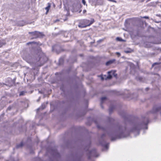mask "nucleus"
I'll return each instance as SVG.
<instances>
[{
  "instance_id": "f257e3e1",
  "label": "nucleus",
  "mask_w": 161,
  "mask_h": 161,
  "mask_svg": "<svg viewBox=\"0 0 161 161\" xmlns=\"http://www.w3.org/2000/svg\"><path fill=\"white\" fill-rule=\"evenodd\" d=\"M98 129H101L107 133L111 137V141H114L117 139L125 137L129 135V131L126 128L125 124L122 125L119 124H115L114 119L112 118L108 117V122L111 125H114L115 129L114 131H108L106 127H103L98 124L97 119H93Z\"/></svg>"
},
{
  "instance_id": "f03ea898",
  "label": "nucleus",
  "mask_w": 161,
  "mask_h": 161,
  "mask_svg": "<svg viewBox=\"0 0 161 161\" xmlns=\"http://www.w3.org/2000/svg\"><path fill=\"white\" fill-rule=\"evenodd\" d=\"M34 50V52L32 51L26 57V60L28 62L35 63L37 66H41L47 61V58L42 54L40 47L35 48Z\"/></svg>"
},
{
  "instance_id": "7ed1b4c3",
  "label": "nucleus",
  "mask_w": 161,
  "mask_h": 161,
  "mask_svg": "<svg viewBox=\"0 0 161 161\" xmlns=\"http://www.w3.org/2000/svg\"><path fill=\"white\" fill-rule=\"evenodd\" d=\"M149 123V119L148 117H145L142 118L141 122H136L134 125L133 128L131 129L130 131L137 132L138 135L140 134V130L142 129L148 128L147 125Z\"/></svg>"
},
{
  "instance_id": "20e7f679",
  "label": "nucleus",
  "mask_w": 161,
  "mask_h": 161,
  "mask_svg": "<svg viewBox=\"0 0 161 161\" xmlns=\"http://www.w3.org/2000/svg\"><path fill=\"white\" fill-rule=\"evenodd\" d=\"M29 34L31 35V40L36 39L38 38L43 37L44 36L42 33L37 31H35L33 32H29Z\"/></svg>"
},
{
  "instance_id": "39448f33",
  "label": "nucleus",
  "mask_w": 161,
  "mask_h": 161,
  "mask_svg": "<svg viewBox=\"0 0 161 161\" xmlns=\"http://www.w3.org/2000/svg\"><path fill=\"white\" fill-rule=\"evenodd\" d=\"M94 22V19H92L91 21L87 19H84L81 21L80 24L78 25L79 27L82 28L90 26Z\"/></svg>"
},
{
  "instance_id": "423d86ee",
  "label": "nucleus",
  "mask_w": 161,
  "mask_h": 161,
  "mask_svg": "<svg viewBox=\"0 0 161 161\" xmlns=\"http://www.w3.org/2000/svg\"><path fill=\"white\" fill-rule=\"evenodd\" d=\"M106 136V133H104L103 134L101 137L100 139L99 140V142L106 149H108V146L109 143H105V141L104 140V138Z\"/></svg>"
},
{
  "instance_id": "0eeeda50",
  "label": "nucleus",
  "mask_w": 161,
  "mask_h": 161,
  "mask_svg": "<svg viewBox=\"0 0 161 161\" xmlns=\"http://www.w3.org/2000/svg\"><path fill=\"white\" fill-rule=\"evenodd\" d=\"M47 153H50L51 155L54 157L58 158L60 157V154L58 153L57 150L55 148H52L50 149H47Z\"/></svg>"
},
{
  "instance_id": "6e6552de",
  "label": "nucleus",
  "mask_w": 161,
  "mask_h": 161,
  "mask_svg": "<svg viewBox=\"0 0 161 161\" xmlns=\"http://www.w3.org/2000/svg\"><path fill=\"white\" fill-rule=\"evenodd\" d=\"M87 155L88 159H90L92 157H97L98 156L95 149H93L91 151H89L87 153Z\"/></svg>"
},
{
  "instance_id": "1a4fd4ad",
  "label": "nucleus",
  "mask_w": 161,
  "mask_h": 161,
  "mask_svg": "<svg viewBox=\"0 0 161 161\" xmlns=\"http://www.w3.org/2000/svg\"><path fill=\"white\" fill-rule=\"evenodd\" d=\"M115 60H116L115 59H112L111 60H110L107 61L106 63V65L107 66H108L110 64L113 63L115 61Z\"/></svg>"
},
{
  "instance_id": "9d476101",
  "label": "nucleus",
  "mask_w": 161,
  "mask_h": 161,
  "mask_svg": "<svg viewBox=\"0 0 161 161\" xmlns=\"http://www.w3.org/2000/svg\"><path fill=\"white\" fill-rule=\"evenodd\" d=\"M107 99V97H103L101 98V102L100 103V106L101 108L103 109V106L102 105L103 103V102L104 101L106 100Z\"/></svg>"
},
{
  "instance_id": "9b49d317",
  "label": "nucleus",
  "mask_w": 161,
  "mask_h": 161,
  "mask_svg": "<svg viewBox=\"0 0 161 161\" xmlns=\"http://www.w3.org/2000/svg\"><path fill=\"white\" fill-rule=\"evenodd\" d=\"M135 79L136 80L139 81L140 82H142L143 80V78L142 77L139 76H136Z\"/></svg>"
},
{
  "instance_id": "f8f14e48",
  "label": "nucleus",
  "mask_w": 161,
  "mask_h": 161,
  "mask_svg": "<svg viewBox=\"0 0 161 161\" xmlns=\"http://www.w3.org/2000/svg\"><path fill=\"white\" fill-rule=\"evenodd\" d=\"M11 83H10L9 84H6L5 83H0V86H3V85H5L6 86H11L13 85V81L11 80Z\"/></svg>"
},
{
  "instance_id": "ddd939ff",
  "label": "nucleus",
  "mask_w": 161,
  "mask_h": 161,
  "mask_svg": "<svg viewBox=\"0 0 161 161\" xmlns=\"http://www.w3.org/2000/svg\"><path fill=\"white\" fill-rule=\"evenodd\" d=\"M112 73V71H109L108 72V75L107 77V79H111L112 77V75L111 74Z\"/></svg>"
},
{
  "instance_id": "4468645a",
  "label": "nucleus",
  "mask_w": 161,
  "mask_h": 161,
  "mask_svg": "<svg viewBox=\"0 0 161 161\" xmlns=\"http://www.w3.org/2000/svg\"><path fill=\"white\" fill-rule=\"evenodd\" d=\"M114 109V107L113 106H111L110 107L109 109V114H111Z\"/></svg>"
},
{
  "instance_id": "2eb2a0df",
  "label": "nucleus",
  "mask_w": 161,
  "mask_h": 161,
  "mask_svg": "<svg viewBox=\"0 0 161 161\" xmlns=\"http://www.w3.org/2000/svg\"><path fill=\"white\" fill-rule=\"evenodd\" d=\"M46 104L44 103H43L42 105L40 108H38L37 109V110L38 111H39L40 109L43 110V109H44L46 108Z\"/></svg>"
},
{
  "instance_id": "dca6fc26",
  "label": "nucleus",
  "mask_w": 161,
  "mask_h": 161,
  "mask_svg": "<svg viewBox=\"0 0 161 161\" xmlns=\"http://www.w3.org/2000/svg\"><path fill=\"white\" fill-rule=\"evenodd\" d=\"M23 146V142H21L20 144H17L16 146V148H19L22 147Z\"/></svg>"
},
{
  "instance_id": "f3484780",
  "label": "nucleus",
  "mask_w": 161,
  "mask_h": 161,
  "mask_svg": "<svg viewBox=\"0 0 161 161\" xmlns=\"http://www.w3.org/2000/svg\"><path fill=\"white\" fill-rule=\"evenodd\" d=\"M50 7H51V4L50 3H48L47 4V6L45 8V9H46L47 10V12H46V14H47V12H48L49 9H50Z\"/></svg>"
},
{
  "instance_id": "a211bd4d",
  "label": "nucleus",
  "mask_w": 161,
  "mask_h": 161,
  "mask_svg": "<svg viewBox=\"0 0 161 161\" xmlns=\"http://www.w3.org/2000/svg\"><path fill=\"white\" fill-rule=\"evenodd\" d=\"M26 92L24 91H21L20 92L19 94V96H23L25 95V93Z\"/></svg>"
},
{
  "instance_id": "6ab92c4d",
  "label": "nucleus",
  "mask_w": 161,
  "mask_h": 161,
  "mask_svg": "<svg viewBox=\"0 0 161 161\" xmlns=\"http://www.w3.org/2000/svg\"><path fill=\"white\" fill-rule=\"evenodd\" d=\"M5 43H4L2 41H0V47H1L3 45L5 44Z\"/></svg>"
},
{
  "instance_id": "aec40b11",
  "label": "nucleus",
  "mask_w": 161,
  "mask_h": 161,
  "mask_svg": "<svg viewBox=\"0 0 161 161\" xmlns=\"http://www.w3.org/2000/svg\"><path fill=\"white\" fill-rule=\"evenodd\" d=\"M59 64H61L63 61V58H60L59 59Z\"/></svg>"
},
{
  "instance_id": "412c9836",
  "label": "nucleus",
  "mask_w": 161,
  "mask_h": 161,
  "mask_svg": "<svg viewBox=\"0 0 161 161\" xmlns=\"http://www.w3.org/2000/svg\"><path fill=\"white\" fill-rule=\"evenodd\" d=\"M12 106H9L7 108V111H10L12 108Z\"/></svg>"
},
{
  "instance_id": "4be33fe9",
  "label": "nucleus",
  "mask_w": 161,
  "mask_h": 161,
  "mask_svg": "<svg viewBox=\"0 0 161 161\" xmlns=\"http://www.w3.org/2000/svg\"><path fill=\"white\" fill-rule=\"evenodd\" d=\"M33 43L36 44V42H28L27 43V44L28 45H29L30 44H33Z\"/></svg>"
},
{
  "instance_id": "5701e85b",
  "label": "nucleus",
  "mask_w": 161,
  "mask_h": 161,
  "mask_svg": "<svg viewBox=\"0 0 161 161\" xmlns=\"http://www.w3.org/2000/svg\"><path fill=\"white\" fill-rule=\"evenodd\" d=\"M116 39L117 41H122V39L121 38L119 37H117L116 38Z\"/></svg>"
},
{
  "instance_id": "b1692460",
  "label": "nucleus",
  "mask_w": 161,
  "mask_h": 161,
  "mask_svg": "<svg viewBox=\"0 0 161 161\" xmlns=\"http://www.w3.org/2000/svg\"><path fill=\"white\" fill-rule=\"evenodd\" d=\"M23 22H22V23H20L18 24V25L20 26H22L25 25V24H23Z\"/></svg>"
},
{
  "instance_id": "393cba45",
  "label": "nucleus",
  "mask_w": 161,
  "mask_h": 161,
  "mask_svg": "<svg viewBox=\"0 0 161 161\" xmlns=\"http://www.w3.org/2000/svg\"><path fill=\"white\" fill-rule=\"evenodd\" d=\"M116 54L118 56V57H119L121 56L120 53L119 52H116Z\"/></svg>"
},
{
  "instance_id": "a878e982",
  "label": "nucleus",
  "mask_w": 161,
  "mask_h": 161,
  "mask_svg": "<svg viewBox=\"0 0 161 161\" xmlns=\"http://www.w3.org/2000/svg\"><path fill=\"white\" fill-rule=\"evenodd\" d=\"M159 64V63H153V65H152V66H154L155 65H158V64Z\"/></svg>"
},
{
  "instance_id": "bb28decb",
  "label": "nucleus",
  "mask_w": 161,
  "mask_h": 161,
  "mask_svg": "<svg viewBox=\"0 0 161 161\" xmlns=\"http://www.w3.org/2000/svg\"><path fill=\"white\" fill-rule=\"evenodd\" d=\"M76 161H81V158L80 157L76 159Z\"/></svg>"
},
{
  "instance_id": "cd10ccee",
  "label": "nucleus",
  "mask_w": 161,
  "mask_h": 161,
  "mask_svg": "<svg viewBox=\"0 0 161 161\" xmlns=\"http://www.w3.org/2000/svg\"><path fill=\"white\" fill-rule=\"evenodd\" d=\"M125 52L126 53H129L131 52L130 51H125Z\"/></svg>"
},
{
  "instance_id": "c85d7f7f",
  "label": "nucleus",
  "mask_w": 161,
  "mask_h": 161,
  "mask_svg": "<svg viewBox=\"0 0 161 161\" xmlns=\"http://www.w3.org/2000/svg\"><path fill=\"white\" fill-rule=\"evenodd\" d=\"M115 72H112V74L113 75H114V76H116L117 75V74H115Z\"/></svg>"
},
{
  "instance_id": "c756f323",
  "label": "nucleus",
  "mask_w": 161,
  "mask_h": 161,
  "mask_svg": "<svg viewBox=\"0 0 161 161\" xmlns=\"http://www.w3.org/2000/svg\"><path fill=\"white\" fill-rule=\"evenodd\" d=\"M82 3L84 5H85L86 3L85 0H82Z\"/></svg>"
},
{
  "instance_id": "7c9ffc66",
  "label": "nucleus",
  "mask_w": 161,
  "mask_h": 161,
  "mask_svg": "<svg viewBox=\"0 0 161 161\" xmlns=\"http://www.w3.org/2000/svg\"><path fill=\"white\" fill-rule=\"evenodd\" d=\"M143 18L146 19H149V17L148 16H145L143 17Z\"/></svg>"
},
{
  "instance_id": "2f4dec72",
  "label": "nucleus",
  "mask_w": 161,
  "mask_h": 161,
  "mask_svg": "<svg viewBox=\"0 0 161 161\" xmlns=\"http://www.w3.org/2000/svg\"><path fill=\"white\" fill-rule=\"evenodd\" d=\"M55 47H56L55 46H53V47H52V51H54V48H55Z\"/></svg>"
},
{
  "instance_id": "473e14b6",
  "label": "nucleus",
  "mask_w": 161,
  "mask_h": 161,
  "mask_svg": "<svg viewBox=\"0 0 161 161\" xmlns=\"http://www.w3.org/2000/svg\"><path fill=\"white\" fill-rule=\"evenodd\" d=\"M128 97H132L131 95H130V94H129V95L128 96H127Z\"/></svg>"
},
{
  "instance_id": "72a5a7b5",
  "label": "nucleus",
  "mask_w": 161,
  "mask_h": 161,
  "mask_svg": "<svg viewBox=\"0 0 161 161\" xmlns=\"http://www.w3.org/2000/svg\"><path fill=\"white\" fill-rule=\"evenodd\" d=\"M149 89V88H148L147 87L145 89V90H146V91H147Z\"/></svg>"
},
{
  "instance_id": "f704fd0d",
  "label": "nucleus",
  "mask_w": 161,
  "mask_h": 161,
  "mask_svg": "<svg viewBox=\"0 0 161 161\" xmlns=\"http://www.w3.org/2000/svg\"><path fill=\"white\" fill-rule=\"evenodd\" d=\"M86 12V10H83V12L84 13H85V12Z\"/></svg>"
},
{
  "instance_id": "c9c22d12",
  "label": "nucleus",
  "mask_w": 161,
  "mask_h": 161,
  "mask_svg": "<svg viewBox=\"0 0 161 161\" xmlns=\"http://www.w3.org/2000/svg\"><path fill=\"white\" fill-rule=\"evenodd\" d=\"M12 102L11 101H9L8 102V103H11Z\"/></svg>"
},
{
  "instance_id": "e433bc0d",
  "label": "nucleus",
  "mask_w": 161,
  "mask_h": 161,
  "mask_svg": "<svg viewBox=\"0 0 161 161\" xmlns=\"http://www.w3.org/2000/svg\"><path fill=\"white\" fill-rule=\"evenodd\" d=\"M59 21V20H58V19H57V20H56L55 21V22H56L57 21Z\"/></svg>"
},
{
  "instance_id": "4c0bfd02",
  "label": "nucleus",
  "mask_w": 161,
  "mask_h": 161,
  "mask_svg": "<svg viewBox=\"0 0 161 161\" xmlns=\"http://www.w3.org/2000/svg\"><path fill=\"white\" fill-rule=\"evenodd\" d=\"M102 80H103V79H104V78H103V77H102Z\"/></svg>"
}]
</instances>
